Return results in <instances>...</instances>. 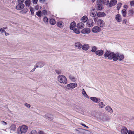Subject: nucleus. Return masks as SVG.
<instances>
[{
    "label": "nucleus",
    "instance_id": "338daca9",
    "mask_svg": "<svg viewBox=\"0 0 134 134\" xmlns=\"http://www.w3.org/2000/svg\"><path fill=\"white\" fill-rule=\"evenodd\" d=\"M92 2L93 3L95 1V0H92Z\"/></svg>",
    "mask_w": 134,
    "mask_h": 134
},
{
    "label": "nucleus",
    "instance_id": "f8f14e48",
    "mask_svg": "<svg viewBox=\"0 0 134 134\" xmlns=\"http://www.w3.org/2000/svg\"><path fill=\"white\" fill-rule=\"evenodd\" d=\"M81 32L83 34H89L90 32V30L88 28H85L82 29Z\"/></svg>",
    "mask_w": 134,
    "mask_h": 134
},
{
    "label": "nucleus",
    "instance_id": "c9c22d12",
    "mask_svg": "<svg viewBox=\"0 0 134 134\" xmlns=\"http://www.w3.org/2000/svg\"><path fill=\"white\" fill-rule=\"evenodd\" d=\"M55 71L58 75H59L61 74V71L59 69H55Z\"/></svg>",
    "mask_w": 134,
    "mask_h": 134
},
{
    "label": "nucleus",
    "instance_id": "9d476101",
    "mask_svg": "<svg viewBox=\"0 0 134 134\" xmlns=\"http://www.w3.org/2000/svg\"><path fill=\"white\" fill-rule=\"evenodd\" d=\"M117 3L116 0H111L109 3V5L110 7H111L115 5Z\"/></svg>",
    "mask_w": 134,
    "mask_h": 134
},
{
    "label": "nucleus",
    "instance_id": "4be33fe9",
    "mask_svg": "<svg viewBox=\"0 0 134 134\" xmlns=\"http://www.w3.org/2000/svg\"><path fill=\"white\" fill-rule=\"evenodd\" d=\"M30 0H26L25 2V3L27 7H29L30 5Z\"/></svg>",
    "mask_w": 134,
    "mask_h": 134
},
{
    "label": "nucleus",
    "instance_id": "6e6552de",
    "mask_svg": "<svg viewBox=\"0 0 134 134\" xmlns=\"http://www.w3.org/2000/svg\"><path fill=\"white\" fill-rule=\"evenodd\" d=\"M45 63H44L39 62L37 63L34 66L36 67V68H42L45 65Z\"/></svg>",
    "mask_w": 134,
    "mask_h": 134
},
{
    "label": "nucleus",
    "instance_id": "bf43d9fd",
    "mask_svg": "<svg viewBox=\"0 0 134 134\" xmlns=\"http://www.w3.org/2000/svg\"><path fill=\"white\" fill-rule=\"evenodd\" d=\"M19 1V3H23L24 0H18Z\"/></svg>",
    "mask_w": 134,
    "mask_h": 134
},
{
    "label": "nucleus",
    "instance_id": "20e7f679",
    "mask_svg": "<svg viewBox=\"0 0 134 134\" xmlns=\"http://www.w3.org/2000/svg\"><path fill=\"white\" fill-rule=\"evenodd\" d=\"M97 25L100 27H103L105 25V23L104 21L100 19H98L97 22Z\"/></svg>",
    "mask_w": 134,
    "mask_h": 134
},
{
    "label": "nucleus",
    "instance_id": "aec40b11",
    "mask_svg": "<svg viewBox=\"0 0 134 134\" xmlns=\"http://www.w3.org/2000/svg\"><path fill=\"white\" fill-rule=\"evenodd\" d=\"M97 16L98 17H103L106 15V14L104 12H98L97 14Z\"/></svg>",
    "mask_w": 134,
    "mask_h": 134
},
{
    "label": "nucleus",
    "instance_id": "13d9d810",
    "mask_svg": "<svg viewBox=\"0 0 134 134\" xmlns=\"http://www.w3.org/2000/svg\"><path fill=\"white\" fill-rule=\"evenodd\" d=\"M36 68V67H35V68H34L32 70L30 71L31 72H32L34 71L35 70Z\"/></svg>",
    "mask_w": 134,
    "mask_h": 134
},
{
    "label": "nucleus",
    "instance_id": "cd10ccee",
    "mask_svg": "<svg viewBox=\"0 0 134 134\" xmlns=\"http://www.w3.org/2000/svg\"><path fill=\"white\" fill-rule=\"evenodd\" d=\"M87 20V18L86 16H84L81 18L82 21L83 23H85Z\"/></svg>",
    "mask_w": 134,
    "mask_h": 134
},
{
    "label": "nucleus",
    "instance_id": "412c9836",
    "mask_svg": "<svg viewBox=\"0 0 134 134\" xmlns=\"http://www.w3.org/2000/svg\"><path fill=\"white\" fill-rule=\"evenodd\" d=\"M82 48L83 50L85 51H87L89 47L88 44H85L83 45Z\"/></svg>",
    "mask_w": 134,
    "mask_h": 134
},
{
    "label": "nucleus",
    "instance_id": "864d4df0",
    "mask_svg": "<svg viewBox=\"0 0 134 134\" xmlns=\"http://www.w3.org/2000/svg\"><path fill=\"white\" fill-rule=\"evenodd\" d=\"M1 122L2 124L4 125H6L7 124V122L3 121H1Z\"/></svg>",
    "mask_w": 134,
    "mask_h": 134
},
{
    "label": "nucleus",
    "instance_id": "6ab92c4d",
    "mask_svg": "<svg viewBox=\"0 0 134 134\" xmlns=\"http://www.w3.org/2000/svg\"><path fill=\"white\" fill-rule=\"evenodd\" d=\"M76 23L75 22H73L71 23L70 26V28L71 30H73L75 27Z\"/></svg>",
    "mask_w": 134,
    "mask_h": 134
},
{
    "label": "nucleus",
    "instance_id": "ea45409f",
    "mask_svg": "<svg viewBox=\"0 0 134 134\" xmlns=\"http://www.w3.org/2000/svg\"><path fill=\"white\" fill-rule=\"evenodd\" d=\"M97 6L98 9L99 10H101L102 9V7L101 6L102 5V4H97Z\"/></svg>",
    "mask_w": 134,
    "mask_h": 134
},
{
    "label": "nucleus",
    "instance_id": "c756f323",
    "mask_svg": "<svg viewBox=\"0 0 134 134\" xmlns=\"http://www.w3.org/2000/svg\"><path fill=\"white\" fill-rule=\"evenodd\" d=\"M69 77V79L73 82H74L76 81V79L74 76L70 75Z\"/></svg>",
    "mask_w": 134,
    "mask_h": 134
},
{
    "label": "nucleus",
    "instance_id": "c03bdc74",
    "mask_svg": "<svg viewBox=\"0 0 134 134\" xmlns=\"http://www.w3.org/2000/svg\"><path fill=\"white\" fill-rule=\"evenodd\" d=\"M28 10V9H27L25 8L22 10V12H23V13H26L27 12Z\"/></svg>",
    "mask_w": 134,
    "mask_h": 134
},
{
    "label": "nucleus",
    "instance_id": "9b49d317",
    "mask_svg": "<svg viewBox=\"0 0 134 134\" xmlns=\"http://www.w3.org/2000/svg\"><path fill=\"white\" fill-rule=\"evenodd\" d=\"M94 23L92 20H89L86 23V24L88 27H90L93 25Z\"/></svg>",
    "mask_w": 134,
    "mask_h": 134
},
{
    "label": "nucleus",
    "instance_id": "7c9ffc66",
    "mask_svg": "<svg viewBox=\"0 0 134 134\" xmlns=\"http://www.w3.org/2000/svg\"><path fill=\"white\" fill-rule=\"evenodd\" d=\"M122 14L123 16L125 17L126 14V11L125 9H124L122 10Z\"/></svg>",
    "mask_w": 134,
    "mask_h": 134
},
{
    "label": "nucleus",
    "instance_id": "774afa93",
    "mask_svg": "<svg viewBox=\"0 0 134 134\" xmlns=\"http://www.w3.org/2000/svg\"><path fill=\"white\" fill-rule=\"evenodd\" d=\"M3 29H7V27H3Z\"/></svg>",
    "mask_w": 134,
    "mask_h": 134
},
{
    "label": "nucleus",
    "instance_id": "f257e3e1",
    "mask_svg": "<svg viewBox=\"0 0 134 134\" xmlns=\"http://www.w3.org/2000/svg\"><path fill=\"white\" fill-rule=\"evenodd\" d=\"M104 56L105 58H108L110 60L113 59L114 61H116L118 59L119 54L118 53L115 54L114 52L106 50Z\"/></svg>",
    "mask_w": 134,
    "mask_h": 134
},
{
    "label": "nucleus",
    "instance_id": "37998d69",
    "mask_svg": "<svg viewBox=\"0 0 134 134\" xmlns=\"http://www.w3.org/2000/svg\"><path fill=\"white\" fill-rule=\"evenodd\" d=\"M130 15H132L133 14L134 11L133 9H131L129 10Z\"/></svg>",
    "mask_w": 134,
    "mask_h": 134
},
{
    "label": "nucleus",
    "instance_id": "b1692460",
    "mask_svg": "<svg viewBox=\"0 0 134 134\" xmlns=\"http://www.w3.org/2000/svg\"><path fill=\"white\" fill-rule=\"evenodd\" d=\"M75 46L79 49L81 48L82 47V44L79 42H77L75 43Z\"/></svg>",
    "mask_w": 134,
    "mask_h": 134
},
{
    "label": "nucleus",
    "instance_id": "3c124183",
    "mask_svg": "<svg viewBox=\"0 0 134 134\" xmlns=\"http://www.w3.org/2000/svg\"><path fill=\"white\" fill-rule=\"evenodd\" d=\"M24 104L25 105L27 108H30V105L27 103H25Z\"/></svg>",
    "mask_w": 134,
    "mask_h": 134
},
{
    "label": "nucleus",
    "instance_id": "f704fd0d",
    "mask_svg": "<svg viewBox=\"0 0 134 134\" xmlns=\"http://www.w3.org/2000/svg\"><path fill=\"white\" fill-rule=\"evenodd\" d=\"M43 20L44 22L46 24H47L48 22V19L46 17H44L43 19Z\"/></svg>",
    "mask_w": 134,
    "mask_h": 134
},
{
    "label": "nucleus",
    "instance_id": "79ce46f5",
    "mask_svg": "<svg viewBox=\"0 0 134 134\" xmlns=\"http://www.w3.org/2000/svg\"><path fill=\"white\" fill-rule=\"evenodd\" d=\"M29 134H37V131L35 130H32L30 132Z\"/></svg>",
    "mask_w": 134,
    "mask_h": 134
},
{
    "label": "nucleus",
    "instance_id": "a19ab883",
    "mask_svg": "<svg viewBox=\"0 0 134 134\" xmlns=\"http://www.w3.org/2000/svg\"><path fill=\"white\" fill-rule=\"evenodd\" d=\"M99 105L100 108H102L105 106V105L103 104V102H101L99 104Z\"/></svg>",
    "mask_w": 134,
    "mask_h": 134
},
{
    "label": "nucleus",
    "instance_id": "8fccbe9b",
    "mask_svg": "<svg viewBox=\"0 0 134 134\" xmlns=\"http://www.w3.org/2000/svg\"><path fill=\"white\" fill-rule=\"evenodd\" d=\"M42 15L43 14L44 15L46 14H47V12L45 10H43L42 12Z\"/></svg>",
    "mask_w": 134,
    "mask_h": 134
},
{
    "label": "nucleus",
    "instance_id": "4d7b16f0",
    "mask_svg": "<svg viewBox=\"0 0 134 134\" xmlns=\"http://www.w3.org/2000/svg\"><path fill=\"white\" fill-rule=\"evenodd\" d=\"M80 124L81 125H82V126H84V127H86V128H88V127L87 126H86V125L85 124H82V123H80Z\"/></svg>",
    "mask_w": 134,
    "mask_h": 134
},
{
    "label": "nucleus",
    "instance_id": "09e8293b",
    "mask_svg": "<svg viewBox=\"0 0 134 134\" xmlns=\"http://www.w3.org/2000/svg\"><path fill=\"white\" fill-rule=\"evenodd\" d=\"M102 3H103V0H97V4H102Z\"/></svg>",
    "mask_w": 134,
    "mask_h": 134
},
{
    "label": "nucleus",
    "instance_id": "69168bd1",
    "mask_svg": "<svg viewBox=\"0 0 134 134\" xmlns=\"http://www.w3.org/2000/svg\"><path fill=\"white\" fill-rule=\"evenodd\" d=\"M40 1L41 2H44L45 0H40Z\"/></svg>",
    "mask_w": 134,
    "mask_h": 134
},
{
    "label": "nucleus",
    "instance_id": "bb28decb",
    "mask_svg": "<svg viewBox=\"0 0 134 134\" xmlns=\"http://www.w3.org/2000/svg\"><path fill=\"white\" fill-rule=\"evenodd\" d=\"M36 15L39 17L41 18L42 15V12L41 10H39L36 12Z\"/></svg>",
    "mask_w": 134,
    "mask_h": 134
},
{
    "label": "nucleus",
    "instance_id": "a211bd4d",
    "mask_svg": "<svg viewBox=\"0 0 134 134\" xmlns=\"http://www.w3.org/2000/svg\"><path fill=\"white\" fill-rule=\"evenodd\" d=\"M77 27L80 29H82L84 26V24L82 22H80L77 24Z\"/></svg>",
    "mask_w": 134,
    "mask_h": 134
},
{
    "label": "nucleus",
    "instance_id": "39448f33",
    "mask_svg": "<svg viewBox=\"0 0 134 134\" xmlns=\"http://www.w3.org/2000/svg\"><path fill=\"white\" fill-rule=\"evenodd\" d=\"M101 30V29L98 26H94L92 29V32L94 33H97L100 32Z\"/></svg>",
    "mask_w": 134,
    "mask_h": 134
},
{
    "label": "nucleus",
    "instance_id": "7ed1b4c3",
    "mask_svg": "<svg viewBox=\"0 0 134 134\" xmlns=\"http://www.w3.org/2000/svg\"><path fill=\"white\" fill-rule=\"evenodd\" d=\"M58 81L61 83L66 84L67 82L66 78L63 75H59L58 77Z\"/></svg>",
    "mask_w": 134,
    "mask_h": 134
},
{
    "label": "nucleus",
    "instance_id": "dca6fc26",
    "mask_svg": "<svg viewBox=\"0 0 134 134\" xmlns=\"http://www.w3.org/2000/svg\"><path fill=\"white\" fill-rule=\"evenodd\" d=\"M104 53L103 51L102 50H98L96 52V54L99 56H101L103 55Z\"/></svg>",
    "mask_w": 134,
    "mask_h": 134
},
{
    "label": "nucleus",
    "instance_id": "2f4dec72",
    "mask_svg": "<svg viewBox=\"0 0 134 134\" xmlns=\"http://www.w3.org/2000/svg\"><path fill=\"white\" fill-rule=\"evenodd\" d=\"M109 0H103V4L106 5H108L109 4Z\"/></svg>",
    "mask_w": 134,
    "mask_h": 134
},
{
    "label": "nucleus",
    "instance_id": "5fc2aeb1",
    "mask_svg": "<svg viewBox=\"0 0 134 134\" xmlns=\"http://www.w3.org/2000/svg\"><path fill=\"white\" fill-rule=\"evenodd\" d=\"M94 20L95 22H96L98 18V16H95V17H94Z\"/></svg>",
    "mask_w": 134,
    "mask_h": 134
},
{
    "label": "nucleus",
    "instance_id": "e433bc0d",
    "mask_svg": "<svg viewBox=\"0 0 134 134\" xmlns=\"http://www.w3.org/2000/svg\"><path fill=\"white\" fill-rule=\"evenodd\" d=\"M119 59L120 61L122 60L124 58V55L122 54L119 55Z\"/></svg>",
    "mask_w": 134,
    "mask_h": 134
},
{
    "label": "nucleus",
    "instance_id": "de8ad7c7",
    "mask_svg": "<svg viewBox=\"0 0 134 134\" xmlns=\"http://www.w3.org/2000/svg\"><path fill=\"white\" fill-rule=\"evenodd\" d=\"M130 4L131 6H134V1H131L130 2Z\"/></svg>",
    "mask_w": 134,
    "mask_h": 134
},
{
    "label": "nucleus",
    "instance_id": "423d86ee",
    "mask_svg": "<svg viewBox=\"0 0 134 134\" xmlns=\"http://www.w3.org/2000/svg\"><path fill=\"white\" fill-rule=\"evenodd\" d=\"M77 86V84L76 83H70L67 84L66 86L71 88H74Z\"/></svg>",
    "mask_w": 134,
    "mask_h": 134
},
{
    "label": "nucleus",
    "instance_id": "58836bf2",
    "mask_svg": "<svg viewBox=\"0 0 134 134\" xmlns=\"http://www.w3.org/2000/svg\"><path fill=\"white\" fill-rule=\"evenodd\" d=\"M10 128L13 131H14L15 130L16 128V126L14 124H12V125L11 126H10Z\"/></svg>",
    "mask_w": 134,
    "mask_h": 134
},
{
    "label": "nucleus",
    "instance_id": "a878e982",
    "mask_svg": "<svg viewBox=\"0 0 134 134\" xmlns=\"http://www.w3.org/2000/svg\"><path fill=\"white\" fill-rule=\"evenodd\" d=\"M57 26L61 28L63 27V24L62 22V21H59L57 23Z\"/></svg>",
    "mask_w": 134,
    "mask_h": 134
},
{
    "label": "nucleus",
    "instance_id": "0e129e2a",
    "mask_svg": "<svg viewBox=\"0 0 134 134\" xmlns=\"http://www.w3.org/2000/svg\"><path fill=\"white\" fill-rule=\"evenodd\" d=\"M4 33H5V36H7L9 34L8 33L6 32L5 31V32H4Z\"/></svg>",
    "mask_w": 134,
    "mask_h": 134
},
{
    "label": "nucleus",
    "instance_id": "052dcab7",
    "mask_svg": "<svg viewBox=\"0 0 134 134\" xmlns=\"http://www.w3.org/2000/svg\"><path fill=\"white\" fill-rule=\"evenodd\" d=\"M124 7L126 9H127L128 8V6L126 5H124Z\"/></svg>",
    "mask_w": 134,
    "mask_h": 134
},
{
    "label": "nucleus",
    "instance_id": "393cba45",
    "mask_svg": "<svg viewBox=\"0 0 134 134\" xmlns=\"http://www.w3.org/2000/svg\"><path fill=\"white\" fill-rule=\"evenodd\" d=\"M105 109L108 111L110 113L112 112L113 111V110L111 107L109 106H107L105 107Z\"/></svg>",
    "mask_w": 134,
    "mask_h": 134
},
{
    "label": "nucleus",
    "instance_id": "f3484780",
    "mask_svg": "<svg viewBox=\"0 0 134 134\" xmlns=\"http://www.w3.org/2000/svg\"><path fill=\"white\" fill-rule=\"evenodd\" d=\"M115 19L118 22H121V18L119 14H117L116 15Z\"/></svg>",
    "mask_w": 134,
    "mask_h": 134
},
{
    "label": "nucleus",
    "instance_id": "a18cd8bd",
    "mask_svg": "<svg viewBox=\"0 0 134 134\" xmlns=\"http://www.w3.org/2000/svg\"><path fill=\"white\" fill-rule=\"evenodd\" d=\"M74 31L75 33L77 34H79L80 33V32L79 30L77 29H75Z\"/></svg>",
    "mask_w": 134,
    "mask_h": 134
},
{
    "label": "nucleus",
    "instance_id": "e2e57ef3",
    "mask_svg": "<svg viewBox=\"0 0 134 134\" xmlns=\"http://www.w3.org/2000/svg\"><path fill=\"white\" fill-rule=\"evenodd\" d=\"M39 134H43V132L42 131H40L39 132Z\"/></svg>",
    "mask_w": 134,
    "mask_h": 134
},
{
    "label": "nucleus",
    "instance_id": "473e14b6",
    "mask_svg": "<svg viewBox=\"0 0 134 134\" xmlns=\"http://www.w3.org/2000/svg\"><path fill=\"white\" fill-rule=\"evenodd\" d=\"M30 11L31 12V14L32 15H34V8L32 7H30Z\"/></svg>",
    "mask_w": 134,
    "mask_h": 134
},
{
    "label": "nucleus",
    "instance_id": "0eeeda50",
    "mask_svg": "<svg viewBox=\"0 0 134 134\" xmlns=\"http://www.w3.org/2000/svg\"><path fill=\"white\" fill-rule=\"evenodd\" d=\"M25 5L23 3H19L16 7V8L18 10H20L23 9Z\"/></svg>",
    "mask_w": 134,
    "mask_h": 134
},
{
    "label": "nucleus",
    "instance_id": "4468645a",
    "mask_svg": "<svg viewBox=\"0 0 134 134\" xmlns=\"http://www.w3.org/2000/svg\"><path fill=\"white\" fill-rule=\"evenodd\" d=\"M94 9H93L91 12H90V14L91 16L92 17H95L96 16L97 13V12L96 11H94Z\"/></svg>",
    "mask_w": 134,
    "mask_h": 134
},
{
    "label": "nucleus",
    "instance_id": "72a5a7b5",
    "mask_svg": "<svg viewBox=\"0 0 134 134\" xmlns=\"http://www.w3.org/2000/svg\"><path fill=\"white\" fill-rule=\"evenodd\" d=\"M97 49V48L95 46H93L92 47L91 51L92 52L96 53Z\"/></svg>",
    "mask_w": 134,
    "mask_h": 134
},
{
    "label": "nucleus",
    "instance_id": "2eb2a0df",
    "mask_svg": "<svg viewBox=\"0 0 134 134\" xmlns=\"http://www.w3.org/2000/svg\"><path fill=\"white\" fill-rule=\"evenodd\" d=\"M51 116H52V115L48 113L45 114L44 117L49 120H52L53 118L51 117Z\"/></svg>",
    "mask_w": 134,
    "mask_h": 134
},
{
    "label": "nucleus",
    "instance_id": "5701e85b",
    "mask_svg": "<svg viewBox=\"0 0 134 134\" xmlns=\"http://www.w3.org/2000/svg\"><path fill=\"white\" fill-rule=\"evenodd\" d=\"M82 94L85 97L88 98H89V97L86 94V92L85 91L84 89H83L82 90Z\"/></svg>",
    "mask_w": 134,
    "mask_h": 134
},
{
    "label": "nucleus",
    "instance_id": "f03ea898",
    "mask_svg": "<svg viewBox=\"0 0 134 134\" xmlns=\"http://www.w3.org/2000/svg\"><path fill=\"white\" fill-rule=\"evenodd\" d=\"M28 127L27 126L24 125L19 127L18 129V134H22L26 133L27 131Z\"/></svg>",
    "mask_w": 134,
    "mask_h": 134
},
{
    "label": "nucleus",
    "instance_id": "6e6d98bb",
    "mask_svg": "<svg viewBox=\"0 0 134 134\" xmlns=\"http://www.w3.org/2000/svg\"><path fill=\"white\" fill-rule=\"evenodd\" d=\"M0 31L2 33L5 32V31L2 28H1L0 29Z\"/></svg>",
    "mask_w": 134,
    "mask_h": 134
},
{
    "label": "nucleus",
    "instance_id": "4c0bfd02",
    "mask_svg": "<svg viewBox=\"0 0 134 134\" xmlns=\"http://www.w3.org/2000/svg\"><path fill=\"white\" fill-rule=\"evenodd\" d=\"M122 5L121 3H118L117 5V6L116 7L117 9L118 10H119L120 8L121 7V5Z\"/></svg>",
    "mask_w": 134,
    "mask_h": 134
},
{
    "label": "nucleus",
    "instance_id": "603ef678",
    "mask_svg": "<svg viewBox=\"0 0 134 134\" xmlns=\"http://www.w3.org/2000/svg\"><path fill=\"white\" fill-rule=\"evenodd\" d=\"M38 0H32V2L34 4H36Z\"/></svg>",
    "mask_w": 134,
    "mask_h": 134
},
{
    "label": "nucleus",
    "instance_id": "680f3d73",
    "mask_svg": "<svg viewBox=\"0 0 134 134\" xmlns=\"http://www.w3.org/2000/svg\"><path fill=\"white\" fill-rule=\"evenodd\" d=\"M122 22L123 23H125V24H126V19H124L122 21Z\"/></svg>",
    "mask_w": 134,
    "mask_h": 134
},
{
    "label": "nucleus",
    "instance_id": "49530a36",
    "mask_svg": "<svg viewBox=\"0 0 134 134\" xmlns=\"http://www.w3.org/2000/svg\"><path fill=\"white\" fill-rule=\"evenodd\" d=\"M128 134H134V131L129 130L128 131Z\"/></svg>",
    "mask_w": 134,
    "mask_h": 134
},
{
    "label": "nucleus",
    "instance_id": "1a4fd4ad",
    "mask_svg": "<svg viewBox=\"0 0 134 134\" xmlns=\"http://www.w3.org/2000/svg\"><path fill=\"white\" fill-rule=\"evenodd\" d=\"M90 99L91 100L96 103H98L100 101V100L99 98L96 97H91Z\"/></svg>",
    "mask_w": 134,
    "mask_h": 134
},
{
    "label": "nucleus",
    "instance_id": "ddd939ff",
    "mask_svg": "<svg viewBox=\"0 0 134 134\" xmlns=\"http://www.w3.org/2000/svg\"><path fill=\"white\" fill-rule=\"evenodd\" d=\"M121 131L122 134H127L128 132V130L126 128L123 127L121 129Z\"/></svg>",
    "mask_w": 134,
    "mask_h": 134
},
{
    "label": "nucleus",
    "instance_id": "c85d7f7f",
    "mask_svg": "<svg viewBox=\"0 0 134 134\" xmlns=\"http://www.w3.org/2000/svg\"><path fill=\"white\" fill-rule=\"evenodd\" d=\"M50 24L52 25H54L55 24V20L53 19H51L49 21Z\"/></svg>",
    "mask_w": 134,
    "mask_h": 134
}]
</instances>
